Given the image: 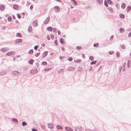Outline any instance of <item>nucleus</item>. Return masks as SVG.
<instances>
[{
  "label": "nucleus",
  "instance_id": "obj_24",
  "mask_svg": "<svg viewBox=\"0 0 131 131\" xmlns=\"http://www.w3.org/2000/svg\"><path fill=\"white\" fill-rule=\"evenodd\" d=\"M97 1L98 3L100 4H102L103 2V0H97Z\"/></svg>",
  "mask_w": 131,
  "mask_h": 131
},
{
  "label": "nucleus",
  "instance_id": "obj_32",
  "mask_svg": "<svg viewBox=\"0 0 131 131\" xmlns=\"http://www.w3.org/2000/svg\"><path fill=\"white\" fill-rule=\"evenodd\" d=\"M7 19H8V21H11V20L12 19V18L11 17H8Z\"/></svg>",
  "mask_w": 131,
  "mask_h": 131
},
{
  "label": "nucleus",
  "instance_id": "obj_40",
  "mask_svg": "<svg viewBox=\"0 0 131 131\" xmlns=\"http://www.w3.org/2000/svg\"><path fill=\"white\" fill-rule=\"evenodd\" d=\"M26 124V123L25 122H23L22 123V125L23 126H25Z\"/></svg>",
  "mask_w": 131,
  "mask_h": 131
},
{
  "label": "nucleus",
  "instance_id": "obj_33",
  "mask_svg": "<svg viewBox=\"0 0 131 131\" xmlns=\"http://www.w3.org/2000/svg\"><path fill=\"white\" fill-rule=\"evenodd\" d=\"M107 2L109 4H111L112 3L111 1L110 0H107Z\"/></svg>",
  "mask_w": 131,
  "mask_h": 131
},
{
  "label": "nucleus",
  "instance_id": "obj_57",
  "mask_svg": "<svg viewBox=\"0 0 131 131\" xmlns=\"http://www.w3.org/2000/svg\"><path fill=\"white\" fill-rule=\"evenodd\" d=\"M36 66H38L39 65V64L38 63H36Z\"/></svg>",
  "mask_w": 131,
  "mask_h": 131
},
{
  "label": "nucleus",
  "instance_id": "obj_11",
  "mask_svg": "<svg viewBox=\"0 0 131 131\" xmlns=\"http://www.w3.org/2000/svg\"><path fill=\"white\" fill-rule=\"evenodd\" d=\"M47 29L48 30L51 31L52 30L53 28L51 27H49L47 28Z\"/></svg>",
  "mask_w": 131,
  "mask_h": 131
},
{
  "label": "nucleus",
  "instance_id": "obj_8",
  "mask_svg": "<svg viewBox=\"0 0 131 131\" xmlns=\"http://www.w3.org/2000/svg\"><path fill=\"white\" fill-rule=\"evenodd\" d=\"M19 72L17 71H13L12 73V74L14 75H17L19 73Z\"/></svg>",
  "mask_w": 131,
  "mask_h": 131
},
{
  "label": "nucleus",
  "instance_id": "obj_41",
  "mask_svg": "<svg viewBox=\"0 0 131 131\" xmlns=\"http://www.w3.org/2000/svg\"><path fill=\"white\" fill-rule=\"evenodd\" d=\"M48 40H49L50 39V38L49 36V35H47L46 36Z\"/></svg>",
  "mask_w": 131,
  "mask_h": 131
},
{
  "label": "nucleus",
  "instance_id": "obj_17",
  "mask_svg": "<svg viewBox=\"0 0 131 131\" xmlns=\"http://www.w3.org/2000/svg\"><path fill=\"white\" fill-rule=\"evenodd\" d=\"M60 42L61 43H64V40L62 38H61L60 39Z\"/></svg>",
  "mask_w": 131,
  "mask_h": 131
},
{
  "label": "nucleus",
  "instance_id": "obj_29",
  "mask_svg": "<svg viewBox=\"0 0 131 131\" xmlns=\"http://www.w3.org/2000/svg\"><path fill=\"white\" fill-rule=\"evenodd\" d=\"M51 70V68H47V69H44V70L45 71H48L49 70Z\"/></svg>",
  "mask_w": 131,
  "mask_h": 131
},
{
  "label": "nucleus",
  "instance_id": "obj_64",
  "mask_svg": "<svg viewBox=\"0 0 131 131\" xmlns=\"http://www.w3.org/2000/svg\"><path fill=\"white\" fill-rule=\"evenodd\" d=\"M31 130H32V131H33V129H31Z\"/></svg>",
  "mask_w": 131,
  "mask_h": 131
},
{
  "label": "nucleus",
  "instance_id": "obj_19",
  "mask_svg": "<svg viewBox=\"0 0 131 131\" xmlns=\"http://www.w3.org/2000/svg\"><path fill=\"white\" fill-rule=\"evenodd\" d=\"M119 17L122 18H124L125 17L124 15L123 14H121L119 15Z\"/></svg>",
  "mask_w": 131,
  "mask_h": 131
},
{
  "label": "nucleus",
  "instance_id": "obj_22",
  "mask_svg": "<svg viewBox=\"0 0 131 131\" xmlns=\"http://www.w3.org/2000/svg\"><path fill=\"white\" fill-rule=\"evenodd\" d=\"M99 46V44L98 43H94V47H98Z\"/></svg>",
  "mask_w": 131,
  "mask_h": 131
},
{
  "label": "nucleus",
  "instance_id": "obj_42",
  "mask_svg": "<svg viewBox=\"0 0 131 131\" xmlns=\"http://www.w3.org/2000/svg\"><path fill=\"white\" fill-rule=\"evenodd\" d=\"M110 11L111 12H113V10L112 8H110L109 9Z\"/></svg>",
  "mask_w": 131,
  "mask_h": 131
},
{
  "label": "nucleus",
  "instance_id": "obj_13",
  "mask_svg": "<svg viewBox=\"0 0 131 131\" xmlns=\"http://www.w3.org/2000/svg\"><path fill=\"white\" fill-rule=\"evenodd\" d=\"M131 10V6H129L127 8V12H128L130 10Z\"/></svg>",
  "mask_w": 131,
  "mask_h": 131
},
{
  "label": "nucleus",
  "instance_id": "obj_47",
  "mask_svg": "<svg viewBox=\"0 0 131 131\" xmlns=\"http://www.w3.org/2000/svg\"><path fill=\"white\" fill-rule=\"evenodd\" d=\"M113 37H114V36L113 35H112V36L111 37H110V40H112L113 39Z\"/></svg>",
  "mask_w": 131,
  "mask_h": 131
},
{
  "label": "nucleus",
  "instance_id": "obj_2",
  "mask_svg": "<svg viewBox=\"0 0 131 131\" xmlns=\"http://www.w3.org/2000/svg\"><path fill=\"white\" fill-rule=\"evenodd\" d=\"M82 130V128L81 126H79L76 127L75 130L76 131H80Z\"/></svg>",
  "mask_w": 131,
  "mask_h": 131
},
{
  "label": "nucleus",
  "instance_id": "obj_18",
  "mask_svg": "<svg viewBox=\"0 0 131 131\" xmlns=\"http://www.w3.org/2000/svg\"><path fill=\"white\" fill-rule=\"evenodd\" d=\"M33 23H34V27H36L38 25V24L36 21H35L34 22H33Z\"/></svg>",
  "mask_w": 131,
  "mask_h": 131
},
{
  "label": "nucleus",
  "instance_id": "obj_1",
  "mask_svg": "<svg viewBox=\"0 0 131 131\" xmlns=\"http://www.w3.org/2000/svg\"><path fill=\"white\" fill-rule=\"evenodd\" d=\"M1 50L3 52H5L8 51V49L7 48H2Z\"/></svg>",
  "mask_w": 131,
  "mask_h": 131
},
{
  "label": "nucleus",
  "instance_id": "obj_49",
  "mask_svg": "<svg viewBox=\"0 0 131 131\" xmlns=\"http://www.w3.org/2000/svg\"><path fill=\"white\" fill-rule=\"evenodd\" d=\"M54 43L56 45H57V40H55L54 41Z\"/></svg>",
  "mask_w": 131,
  "mask_h": 131
},
{
  "label": "nucleus",
  "instance_id": "obj_45",
  "mask_svg": "<svg viewBox=\"0 0 131 131\" xmlns=\"http://www.w3.org/2000/svg\"><path fill=\"white\" fill-rule=\"evenodd\" d=\"M17 16L19 19H20V18L21 16H20V15H19V14H17Z\"/></svg>",
  "mask_w": 131,
  "mask_h": 131
},
{
  "label": "nucleus",
  "instance_id": "obj_16",
  "mask_svg": "<svg viewBox=\"0 0 131 131\" xmlns=\"http://www.w3.org/2000/svg\"><path fill=\"white\" fill-rule=\"evenodd\" d=\"M32 28L31 26H29L28 28V31L29 32H31L32 31Z\"/></svg>",
  "mask_w": 131,
  "mask_h": 131
},
{
  "label": "nucleus",
  "instance_id": "obj_61",
  "mask_svg": "<svg viewBox=\"0 0 131 131\" xmlns=\"http://www.w3.org/2000/svg\"><path fill=\"white\" fill-rule=\"evenodd\" d=\"M83 56H84V57H83V58H85V56H84V54H83Z\"/></svg>",
  "mask_w": 131,
  "mask_h": 131
},
{
  "label": "nucleus",
  "instance_id": "obj_54",
  "mask_svg": "<svg viewBox=\"0 0 131 131\" xmlns=\"http://www.w3.org/2000/svg\"><path fill=\"white\" fill-rule=\"evenodd\" d=\"M54 37V36H53V35H51V38L52 39H53V38Z\"/></svg>",
  "mask_w": 131,
  "mask_h": 131
},
{
  "label": "nucleus",
  "instance_id": "obj_4",
  "mask_svg": "<svg viewBox=\"0 0 131 131\" xmlns=\"http://www.w3.org/2000/svg\"><path fill=\"white\" fill-rule=\"evenodd\" d=\"M54 9L57 12L59 10L60 8L59 6H56L54 7Z\"/></svg>",
  "mask_w": 131,
  "mask_h": 131
},
{
  "label": "nucleus",
  "instance_id": "obj_10",
  "mask_svg": "<svg viewBox=\"0 0 131 131\" xmlns=\"http://www.w3.org/2000/svg\"><path fill=\"white\" fill-rule=\"evenodd\" d=\"M5 9V7L3 5H1L0 6V9L1 11H3Z\"/></svg>",
  "mask_w": 131,
  "mask_h": 131
},
{
  "label": "nucleus",
  "instance_id": "obj_12",
  "mask_svg": "<svg viewBox=\"0 0 131 131\" xmlns=\"http://www.w3.org/2000/svg\"><path fill=\"white\" fill-rule=\"evenodd\" d=\"M48 126L49 128L51 129L53 128V125L51 124H48Z\"/></svg>",
  "mask_w": 131,
  "mask_h": 131
},
{
  "label": "nucleus",
  "instance_id": "obj_38",
  "mask_svg": "<svg viewBox=\"0 0 131 131\" xmlns=\"http://www.w3.org/2000/svg\"><path fill=\"white\" fill-rule=\"evenodd\" d=\"M29 53L30 54H32L33 53V50H30L29 51Z\"/></svg>",
  "mask_w": 131,
  "mask_h": 131
},
{
  "label": "nucleus",
  "instance_id": "obj_5",
  "mask_svg": "<svg viewBox=\"0 0 131 131\" xmlns=\"http://www.w3.org/2000/svg\"><path fill=\"white\" fill-rule=\"evenodd\" d=\"M14 53L13 52H7L6 54L8 56H12L14 54Z\"/></svg>",
  "mask_w": 131,
  "mask_h": 131
},
{
  "label": "nucleus",
  "instance_id": "obj_51",
  "mask_svg": "<svg viewBox=\"0 0 131 131\" xmlns=\"http://www.w3.org/2000/svg\"><path fill=\"white\" fill-rule=\"evenodd\" d=\"M58 34L59 35H60L61 34L59 30L58 31Z\"/></svg>",
  "mask_w": 131,
  "mask_h": 131
},
{
  "label": "nucleus",
  "instance_id": "obj_53",
  "mask_svg": "<svg viewBox=\"0 0 131 131\" xmlns=\"http://www.w3.org/2000/svg\"><path fill=\"white\" fill-rule=\"evenodd\" d=\"M33 8V6L31 5L30 7V9L31 10Z\"/></svg>",
  "mask_w": 131,
  "mask_h": 131
},
{
  "label": "nucleus",
  "instance_id": "obj_28",
  "mask_svg": "<svg viewBox=\"0 0 131 131\" xmlns=\"http://www.w3.org/2000/svg\"><path fill=\"white\" fill-rule=\"evenodd\" d=\"M128 65L129 66H130V67H131V61L130 62V60H129L128 61Z\"/></svg>",
  "mask_w": 131,
  "mask_h": 131
},
{
  "label": "nucleus",
  "instance_id": "obj_35",
  "mask_svg": "<svg viewBox=\"0 0 131 131\" xmlns=\"http://www.w3.org/2000/svg\"><path fill=\"white\" fill-rule=\"evenodd\" d=\"M104 4L107 7L108 6V4L106 1H104Z\"/></svg>",
  "mask_w": 131,
  "mask_h": 131
},
{
  "label": "nucleus",
  "instance_id": "obj_50",
  "mask_svg": "<svg viewBox=\"0 0 131 131\" xmlns=\"http://www.w3.org/2000/svg\"><path fill=\"white\" fill-rule=\"evenodd\" d=\"M34 72H35V73H36L37 72V69H35L34 70Z\"/></svg>",
  "mask_w": 131,
  "mask_h": 131
},
{
  "label": "nucleus",
  "instance_id": "obj_43",
  "mask_svg": "<svg viewBox=\"0 0 131 131\" xmlns=\"http://www.w3.org/2000/svg\"><path fill=\"white\" fill-rule=\"evenodd\" d=\"M81 61V60H77L76 61H75V62H77L78 63L80 62Z\"/></svg>",
  "mask_w": 131,
  "mask_h": 131
},
{
  "label": "nucleus",
  "instance_id": "obj_59",
  "mask_svg": "<svg viewBox=\"0 0 131 131\" xmlns=\"http://www.w3.org/2000/svg\"><path fill=\"white\" fill-rule=\"evenodd\" d=\"M62 50H64V48L63 47H62Z\"/></svg>",
  "mask_w": 131,
  "mask_h": 131
},
{
  "label": "nucleus",
  "instance_id": "obj_34",
  "mask_svg": "<svg viewBox=\"0 0 131 131\" xmlns=\"http://www.w3.org/2000/svg\"><path fill=\"white\" fill-rule=\"evenodd\" d=\"M29 63L30 64H32L33 63V60L32 59L30 60L29 61Z\"/></svg>",
  "mask_w": 131,
  "mask_h": 131
},
{
  "label": "nucleus",
  "instance_id": "obj_3",
  "mask_svg": "<svg viewBox=\"0 0 131 131\" xmlns=\"http://www.w3.org/2000/svg\"><path fill=\"white\" fill-rule=\"evenodd\" d=\"M50 18L49 17H47L45 20L44 23L45 24H47L49 21L50 20Z\"/></svg>",
  "mask_w": 131,
  "mask_h": 131
},
{
  "label": "nucleus",
  "instance_id": "obj_58",
  "mask_svg": "<svg viewBox=\"0 0 131 131\" xmlns=\"http://www.w3.org/2000/svg\"><path fill=\"white\" fill-rule=\"evenodd\" d=\"M56 1H57L59 2H60V0H56Z\"/></svg>",
  "mask_w": 131,
  "mask_h": 131
},
{
  "label": "nucleus",
  "instance_id": "obj_60",
  "mask_svg": "<svg viewBox=\"0 0 131 131\" xmlns=\"http://www.w3.org/2000/svg\"><path fill=\"white\" fill-rule=\"evenodd\" d=\"M13 18L14 19H15V17L14 16H13Z\"/></svg>",
  "mask_w": 131,
  "mask_h": 131
},
{
  "label": "nucleus",
  "instance_id": "obj_23",
  "mask_svg": "<svg viewBox=\"0 0 131 131\" xmlns=\"http://www.w3.org/2000/svg\"><path fill=\"white\" fill-rule=\"evenodd\" d=\"M97 62V61H93V62H91V65H92L93 64H95Z\"/></svg>",
  "mask_w": 131,
  "mask_h": 131
},
{
  "label": "nucleus",
  "instance_id": "obj_31",
  "mask_svg": "<svg viewBox=\"0 0 131 131\" xmlns=\"http://www.w3.org/2000/svg\"><path fill=\"white\" fill-rule=\"evenodd\" d=\"M73 58L71 57H70L68 58V60L71 61L72 60Z\"/></svg>",
  "mask_w": 131,
  "mask_h": 131
},
{
  "label": "nucleus",
  "instance_id": "obj_20",
  "mask_svg": "<svg viewBox=\"0 0 131 131\" xmlns=\"http://www.w3.org/2000/svg\"><path fill=\"white\" fill-rule=\"evenodd\" d=\"M57 127L58 129H63V128H62V127H61L60 126L57 125Z\"/></svg>",
  "mask_w": 131,
  "mask_h": 131
},
{
  "label": "nucleus",
  "instance_id": "obj_15",
  "mask_svg": "<svg viewBox=\"0 0 131 131\" xmlns=\"http://www.w3.org/2000/svg\"><path fill=\"white\" fill-rule=\"evenodd\" d=\"M124 29L122 28H120L119 31L120 33L123 32H124Z\"/></svg>",
  "mask_w": 131,
  "mask_h": 131
},
{
  "label": "nucleus",
  "instance_id": "obj_9",
  "mask_svg": "<svg viewBox=\"0 0 131 131\" xmlns=\"http://www.w3.org/2000/svg\"><path fill=\"white\" fill-rule=\"evenodd\" d=\"M13 8L14 9H17L19 7L18 5L15 4L14 5Z\"/></svg>",
  "mask_w": 131,
  "mask_h": 131
},
{
  "label": "nucleus",
  "instance_id": "obj_44",
  "mask_svg": "<svg viewBox=\"0 0 131 131\" xmlns=\"http://www.w3.org/2000/svg\"><path fill=\"white\" fill-rule=\"evenodd\" d=\"M40 54V53H38L35 55V56L36 57H37Z\"/></svg>",
  "mask_w": 131,
  "mask_h": 131
},
{
  "label": "nucleus",
  "instance_id": "obj_30",
  "mask_svg": "<svg viewBox=\"0 0 131 131\" xmlns=\"http://www.w3.org/2000/svg\"><path fill=\"white\" fill-rule=\"evenodd\" d=\"M77 49L78 50H79L82 49V47L80 46H77Z\"/></svg>",
  "mask_w": 131,
  "mask_h": 131
},
{
  "label": "nucleus",
  "instance_id": "obj_26",
  "mask_svg": "<svg viewBox=\"0 0 131 131\" xmlns=\"http://www.w3.org/2000/svg\"><path fill=\"white\" fill-rule=\"evenodd\" d=\"M42 64L43 65H46L47 64V62L46 61H43L42 63Z\"/></svg>",
  "mask_w": 131,
  "mask_h": 131
},
{
  "label": "nucleus",
  "instance_id": "obj_6",
  "mask_svg": "<svg viewBox=\"0 0 131 131\" xmlns=\"http://www.w3.org/2000/svg\"><path fill=\"white\" fill-rule=\"evenodd\" d=\"M65 129L67 131H73V130L70 127H66L65 128Z\"/></svg>",
  "mask_w": 131,
  "mask_h": 131
},
{
  "label": "nucleus",
  "instance_id": "obj_7",
  "mask_svg": "<svg viewBox=\"0 0 131 131\" xmlns=\"http://www.w3.org/2000/svg\"><path fill=\"white\" fill-rule=\"evenodd\" d=\"M22 40L21 39H18L16 40L15 41L16 43H19L21 42Z\"/></svg>",
  "mask_w": 131,
  "mask_h": 131
},
{
  "label": "nucleus",
  "instance_id": "obj_56",
  "mask_svg": "<svg viewBox=\"0 0 131 131\" xmlns=\"http://www.w3.org/2000/svg\"><path fill=\"white\" fill-rule=\"evenodd\" d=\"M33 131H38L36 129H33Z\"/></svg>",
  "mask_w": 131,
  "mask_h": 131
},
{
  "label": "nucleus",
  "instance_id": "obj_21",
  "mask_svg": "<svg viewBox=\"0 0 131 131\" xmlns=\"http://www.w3.org/2000/svg\"><path fill=\"white\" fill-rule=\"evenodd\" d=\"M47 53L48 52L47 51H46L44 52L43 53V57H44L46 56L47 55Z\"/></svg>",
  "mask_w": 131,
  "mask_h": 131
},
{
  "label": "nucleus",
  "instance_id": "obj_37",
  "mask_svg": "<svg viewBox=\"0 0 131 131\" xmlns=\"http://www.w3.org/2000/svg\"><path fill=\"white\" fill-rule=\"evenodd\" d=\"M17 36L19 37H21V35L20 33H17Z\"/></svg>",
  "mask_w": 131,
  "mask_h": 131
},
{
  "label": "nucleus",
  "instance_id": "obj_62",
  "mask_svg": "<svg viewBox=\"0 0 131 131\" xmlns=\"http://www.w3.org/2000/svg\"><path fill=\"white\" fill-rule=\"evenodd\" d=\"M130 56H131V52L130 53Z\"/></svg>",
  "mask_w": 131,
  "mask_h": 131
},
{
  "label": "nucleus",
  "instance_id": "obj_48",
  "mask_svg": "<svg viewBox=\"0 0 131 131\" xmlns=\"http://www.w3.org/2000/svg\"><path fill=\"white\" fill-rule=\"evenodd\" d=\"M71 1L73 2L75 5L77 3L76 1H74V0H71Z\"/></svg>",
  "mask_w": 131,
  "mask_h": 131
},
{
  "label": "nucleus",
  "instance_id": "obj_36",
  "mask_svg": "<svg viewBox=\"0 0 131 131\" xmlns=\"http://www.w3.org/2000/svg\"><path fill=\"white\" fill-rule=\"evenodd\" d=\"M114 52L113 51H110L108 53L110 54H113Z\"/></svg>",
  "mask_w": 131,
  "mask_h": 131
},
{
  "label": "nucleus",
  "instance_id": "obj_27",
  "mask_svg": "<svg viewBox=\"0 0 131 131\" xmlns=\"http://www.w3.org/2000/svg\"><path fill=\"white\" fill-rule=\"evenodd\" d=\"M74 69V68L73 67H70L68 69V70L69 71L70 70L71 71V70H73Z\"/></svg>",
  "mask_w": 131,
  "mask_h": 131
},
{
  "label": "nucleus",
  "instance_id": "obj_63",
  "mask_svg": "<svg viewBox=\"0 0 131 131\" xmlns=\"http://www.w3.org/2000/svg\"><path fill=\"white\" fill-rule=\"evenodd\" d=\"M1 18H2V17H0V19H1Z\"/></svg>",
  "mask_w": 131,
  "mask_h": 131
},
{
  "label": "nucleus",
  "instance_id": "obj_39",
  "mask_svg": "<svg viewBox=\"0 0 131 131\" xmlns=\"http://www.w3.org/2000/svg\"><path fill=\"white\" fill-rule=\"evenodd\" d=\"M12 120L13 121L16 122H18V121L16 119H13Z\"/></svg>",
  "mask_w": 131,
  "mask_h": 131
},
{
  "label": "nucleus",
  "instance_id": "obj_25",
  "mask_svg": "<svg viewBox=\"0 0 131 131\" xmlns=\"http://www.w3.org/2000/svg\"><path fill=\"white\" fill-rule=\"evenodd\" d=\"M89 59L91 61H92L94 60V57L92 56H90L89 57Z\"/></svg>",
  "mask_w": 131,
  "mask_h": 131
},
{
  "label": "nucleus",
  "instance_id": "obj_52",
  "mask_svg": "<svg viewBox=\"0 0 131 131\" xmlns=\"http://www.w3.org/2000/svg\"><path fill=\"white\" fill-rule=\"evenodd\" d=\"M128 36L129 37L131 36V32L129 34Z\"/></svg>",
  "mask_w": 131,
  "mask_h": 131
},
{
  "label": "nucleus",
  "instance_id": "obj_14",
  "mask_svg": "<svg viewBox=\"0 0 131 131\" xmlns=\"http://www.w3.org/2000/svg\"><path fill=\"white\" fill-rule=\"evenodd\" d=\"M126 6V4L125 3H123L122 4V6H121V7L123 8L124 9V8Z\"/></svg>",
  "mask_w": 131,
  "mask_h": 131
},
{
  "label": "nucleus",
  "instance_id": "obj_46",
  "mask_svg": "<svg viewBox=\"0 0 131 131\" xmlns=\"http://www.w3.org/2000/svg\"><path fill=\"white\" fill-rule=\"evenodd\" d=\"M38 47V46H35L34 47V49H35V50H36L37 49V48Z\"/></svg>",
  "mask_w": 131,
  "mask_h": 131
},
{
  "label": "nucleus",
  "instance_id": "obj_55",
  "mask_svg": "<svg viewBox=\"0 0 131 131\" xmlns=\"http://www.w3.org/2000/svg\"><path fill=\"white\" fill-rule=\"evenodd\" d=\"M53 53L50 54V55L51 56H52L53 55Z\"/></svg>",
  "mask_w": 131,
  "mask_h": 131
}]
</instances>
